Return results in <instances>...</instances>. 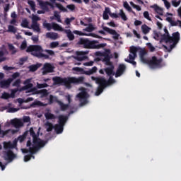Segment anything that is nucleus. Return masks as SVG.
Returning <instances> with one entry per match:
<instances>
[{
  "mask_svg": "<svg viewBox=\"0 0 181 181\" xmlns=\"http://www.w3.org/2000/svg\"><path fill=\"white\" fill-rule=\"evenodd\" d=\"M52 81H54V86L64 84L66 88H71V84H83L84 83V77L62 78L60 76H54L52 78Z\"/></svg>",
  "mask_w": 181,
  "mask_h": 181,
  "instance_id": "1",
  "label": "nucleus"
},
{
  "mask_svg": "<svg viewBox=\"0 0 181 181\" xmlns=\"http://www.w3.org/2000/svg\"><path fill=\"white\" fill-rule=\"evenodd\" d=\"M165 33L161 35V42H165V43H173L170 45L168 52H170L175 47H176V45L179 43V40H180V33L179 32H175L172 34V36L169 34V31L165 28H164Z\"/></svg>",
  "mask_w": 181,
  "mask_h": 181,
  "instance_id": "2",
  "label": "nucleus"
},
{
  "mask_svg": "<svg viewBox=\"0 0 181 181\" xmlns=\"http://www.w3.org/2000/svg\"><path fill=\"white\" fill-rule=\"evenodd\" d=\"M77 45L83 46L84 49H103L107 46L106 43L100 44L98 40H90L88 38H80Z\"/></svg>",
  "mask_w": 181,
  "mask_h": 181,
  "instance_id": "3",
  "label": "nucleus"
},
{
  "mask_svg": "<svg viewBox=\"0 0 181 181\" xmlns=\"http://www.w3.org/2000/svg\"><path fill=\"white\" fill-rule=\"evenodd\" d=\"M27 53H30L33 56L38 57V59H49V55L42 53L43 49L40 45H30L26 49Z\"/></svg>",
  "mask_w": 181,
  "mask_h": 181,
  "instance_id": "4",
  "label": "nucleus"
},
{
  "mask_svg": "<svg viewBox=\"0 0 181 181\" xmlns=\"http://www.w3.org/2000/svg\"><path fill=\"white\" fill-rule=\"evenodd\" d=\"M162 62H163L162 58L158 59V57L153 56L150 60L147 59L144 64H148V67L153 70L155 69H160L163 67Z\"/></svg>",
  "mask_w": 181,
  "mask_h": 181,
  "instance_id": "5",
  "label": "nucleus"
},
{
  "mask_svg": "<svg viewBox=\"0 0 181 181\" xmlns=\"http://www.w3.org/2000/svg\"><path fill=\"white\" fill-rule=\"evenodd\" d=\"M79 90L81 92L76 95V98H78L81 103V105H86V104L88 103L87 98L89 97L88 93H87V89L86 88L81 87L79 88Z\"/></svg>",
  "mask_w": 181,
  "mask_h": 181,
  "instance_id": "6",
  "label": "nucleus"
},
{
  "mask_svg": "<svg viewBox=\"0 0 181 181\" xmlns=\"http://www.w3.org/2000/svg\"><path fill=\"white\" fill-rule=\"evenodd\" d=\"M92 81H95L96 84H98L99 87H103L107 88V79L103 76H91Z\"/></svg>",
  "mask_w": 181,
  "mask_h": 181,
  "instance_id": "7",
  "label": "nucleus"
},
{
  "mask_svg": "<svg viewBox=\"0 0 181 181\" xmlns=\"http://www.w3.org/2000/svg\"><path fill=\"white\" fill-rule=\"evenodd\" d=\"M76 57H75V60H77L78 62H83L87 59H88V57H87L86 54H88V51H78L76 52Z\"/></svg>",
  "mask_w": 181,
  "mask_h": 181,
  "instance_id": "8",
  "label": "nucleus"
},
{
  "mask_svg": "<svg viewBox=\"0 0 181 181\" xmlns=\"http://www.w3.org/2000/svg\"><path fill=\"white\" fill-rule=\"evenodd\" d=\"M39 5L43 11H46L47 12H49V6H50L51 9H54V6L52 2L40 1Z\"/></svg>",
  "mask_w": 181,
  "mask_h": 181,
  "instance_id": "9",
  "label": "nucleus"
},
{
  "mask_svg": "<svg viewBox=\"0 0 181 181\" xmlns=\"http://www.w3.org/2000/svg\"><path fill=\"white\" fill-rule=\"evenodd\" d=\"M102 28L103 29V30L105 32H107L110 35H112L113 39H115V40H117V39H119V34H118V33H117V31L115 30H112V29H111L108 27H105L104 25L102 26Z\"/></svg>",
  "mask_w": 181,
  "mask_h": 181,
  "instance_id": "10",
  "label": "nucleus"
},
{
  "mask_svg": "<svg viewBox=\"0 0 181 181\" xmlns=\"http://www.w3.org/2000/svg\"><path fill=\"white\" fill-rule=\"evenodd\" d=\"M54 71V66H52L49 63H46L44 64L42 68V74L43 76H46V74L49 73H53Z\"/></svg>",
  "mask_w": 181,
  "mask_h": 181,
  "instance_id": "11",
  "label": "nucleus"
},
{
  "mask_svg": "<svg viewBox=\"0 0 181 181\" xmlns=\"http://www.w3.org/2000/svg\"><path fill=\"white\" fill-rule=\"evenodd\" d=\"M33 142L35 146H33V147H30V153H35V152L37 151V146L40 142V139L37 138V136H36L35 137H33Z\"/></svg>",
  "mask_w": 181,
  "mask_h": 181,
  "instance_id": "12",
  "label": "nucleus"
},
{
  "mask_svg": "<svg viewBox=\"0 0 181 181\" xmlns=\"http://www.w3.org/2000/svg\"><path fill=\"white\" fill-rule=\"evenodd\" d=\"M127 70V66L124 64H120L116 71L115 77H121L125 71Z\"/></svg>",
  "mask_w": 181,
  "mask_h": 181,
  "instance_id": "13",
  "label": "nucleus"
},
{
  "mask_svg": "<svg viewBox=\"0 0 181 181\" xmlns=\"http://www.w3.org/2000/svg\"><path fill=\"white\" fill-rule=\"evenodd\" d=\"M11 124L14 128H21L23 127V122L19 119H13L11 120Z\"/></svg>",
  "mask_w": 181,
  "mask_h": 181,
  "instance_id": "14",
  "label": "nucleus"
},
{
  "mask_svg": "<svg viewBox=\"0 0 181 181\" xmlns=\"http://www.w3.org/2000/svg\"><path fill=\"white\" fill-rule=\"evenodd\" d=\"M11 83H12V79L3 80L0 81V87L1 88H9Z\"/></svg>",
  "mask_w": 181,
  "mask_h": 181,
  "instance_id": "15",
  "label": "nucleus"
},
{
  "mask_svg": "<svg viewBox=\"0 0 181 181\" xmlns=\"http://www.w3.org/2000/svg\"><path fill=\"white\" fill-rule=\"evenodd\" d=\"M67 119H69V117L60 115L58 117V124L64 127L66 122H67Z\"/></svg>",
  "mask_w": 181,
  "mask_h": 181,
  "instance_id": "16",
  "label": "nucleus"
},
{
  "mask_svg": "<svg viewBox=\"0 0 181 181\" xmlns=\"http://www.w3.org/2000/svg\"><path fill=\"white\" fill-rule=\"evenodd\" d=\"M114 65L111 64L110 67L105 68V72L106 73L107 76L109 77L115 76V72H114Z\"/></svg>",
  "mask_w": 181,
  "mask_h": 181,
  "instance_id": "17",
  "label": "nucleus"
},
{
  "mask_svg": "<svg viewBox=\"0 0 181 181\" xmlns=\"http://www.w3.org/2000/svg\"><path fill=\"white\" fill-rule=\"evenodd\" d=\"M47 39H51L52 40H56L59 39V34L57 33H46Z\"/></svg>",
  "mask_w": 181,
  "mask_h": 181,
  "instance_id": "18",
  "label": "nucleus"
},
{
  "mask_svg": "<svg viewBox=\"0 0 181 181\" xmlns=\"http://www.w3.org/2000/svg\"><path fill=\"white\" fill-rule=\"evenodd\" d=\"M103 56V62L105 63L106 66H111V57H110V54L104 53Z\"/></svg>",
  "mask_w": 181,
  "mask_h": 181,
  "instance_id": "19",
  "label": "nucleus"
},
{
  "mask_svg": "<svg viewBox=\"0 0 181 181\" xmlns=\"http://www.w3.org/2000/svg\"><path fill=\"white\" fill-rule=\"evenodd\" d=\"M57 103L59 105L61 111H66V110H69L70 107L69 104H64L60 100H57Z\"/></svg>",
  "mask_w": 181,
  "mask_h": 181,
  "instance_id": "20",
  "label": "nucleus"
},
{
  "mask_svg": "<svg viewBox=\"0 0 181 181\" xmlns=\"http://www.w3.org/2000/svg\"><path fill=\"white\" fill-rule=\"evenodd\" d=\"M25 86H23L21 89V91H23L25 90H29V88H32L33 87V84L30 83V81L26 80L24 81Z\"/></svg>",
  "mask_w": 181,
  "mask_h": 181,
  "instance_id": "21",
  "label": "nucleus"
},
{
  "mask_svg": "<svg viewBox=\"0 0 181 181\" xmlns=\"http://www.w3.org/2000/svg\"><path fill=\"white\" fill-rule=\"evenodd\" d=\"M6 156H7V160H9V162H12L15 158H16V155L13 153V151L9 150L6 153Z\"/></svg>",
  "mask_w": 181,
  "mask_h": 181,
  "instance_id": "22",
  "label": "nucleus"
},
{
  "mask_svg": "<svg viewBox=\"0 0 181 181\" xmlns=\"http://www.w3.org/2000/svg\"><path fill=\"white\" fill-rule=\"evenodd\" d=\"M97 66H93L91 69H89L88 71L83 70V72H82V74H86V76H91V74H94V73H97Z\"/></svg>",
  "mask_w": 181,
  "mask_h": 181,
  "instance_id": "23",
  "label": "nucleus"
},
{
  "mask_svg": "<svg viewBox=\"0 0 181 181\" xmlns=\"http://www.w3.org/2000/svg\"><path fill=\"white\" fill-rule=\"evenodd\" d=\"M64 128V126L59 124H55V126L54 127L56 134H62L63 132Z\"/></svg>",
  "mask_w": 181,
  "mask_h": 181,
  "instance_id": "24",
  "label": "nucleus"
},
{
  "mask_svg": "<svg viewBox=\"0 0 181 181\" xmlns=\"http://www.w3.org/2000/svg\"><path fill=\"white\" fill-rule=\"evenodd\" d=\"M52 26L54 30H58L59 32H64L65 30L64 28L56 23H52Z\"/></svg>",
  "mask_w": 181,
  "mask_h": 181,
  "instance_id": "25",
  "label": "nucleus"
},
{
  "mask_svg": "<svg viewBox=\"0 0 181 181\" xmlns=\"http://www.w3.org/2000/svg\"><path fill=\"white\" fill-rule=\"evenodd\" d=\"M64 33L66 34V36H67L69 40L71 41L74 39V34H73V33H71V30L70 29L64 30Z\"/></svg>",
  "mask_w": 181,
  "mask_h": 181,
  "instance_id": "26",
  "label": "nucleus"
},
{
  "mask_svg": "<svg viewBox=\"0 0 181 181\" xmlns=\"http://www.w3.org/2000/svg\"><path fill=\"white\" fill-rule=\"evenodd\" d=\"M31 29H33L35 32H40V25L37 22H33Z\"/></svg>",
  "mask_w": 181,
  "mask_h": 181,
  "instance_id": "27",
  "label": "nucleus"
},
{
  "mask_svg": "<svg viewBox=\"0 0 181 181\" xmlns=\"http://www.w3.org/2000/svg\"><path fill=\"white\" fill-rule=\"evenodd\" d=\"M145 54H146V51L145 49H141L140 51V59L142 63L146 64V61L148 60L146 58H145Z\"/></svg>",
  "mask_w": 181,
  "mask_h": 181,
  "instance_id": "28",
  "label": "nucleus"
},
{
  "mask_svg": "<svg viewBox=\"0 0 181 181\" xmlns=\"http://www.w3.org/2000/svg\"><path fill=\"white\" fill-rule=\"evenodd\" d=\"M42 66L40 64H33L28 66V69L30 71H32L33 73L36 71L40 67Z\"/></svg>",
  "mask_w": 181,
  "mask_h": 181,
  "instance_id": "29",
  "label": "nucleus"
},
{
  "mask_svg": "<svg viewBox=\"0 0 181 181\" xmlns=\"http://www.w3.org/2000/svg\"><path fill=\"white\" fill-rule=\"evenodd\" d=\"M45 127L47 128V132H52V131H53V129H54V126H53V124L50 123L49 122H47L45 123Z\"/></svg>",
  "mask_w": 181,
  "mask_h": 181,
  "instance_id": "30",
  "label": "nucleus"
},
{
  "mask_svg": "<svg viewBox=\"0 0 181 181\" xmlns=\"http://www.w3.org/2000/svg\"><path fill=\"white\" fill-rule=\"evenodd\" d=\"M141 30L144 35H148V33L151 31V28L144 24L141 26Z\"/></svg>",
  "mask_w": 181,
  "mask_h": 181,
  "instance_id": "31",
  "label": "nucleus"
},
{
  "mask_svg": "<svg viewBox=\"0 0 181 181\" xmlns=\"http://www.w3.org/2000/svg\"><path fill=\"white\" fill-rule=\"evenodd\" d=\"M56 8H58L61 12H67V8H66L62 4L60 3H55L54 4Z\"/></svg>",
  "mask_w": 181,
  "mask_h": 181,
  "instance_id": "32",
  "label": "nucleus"
},
{
  "mask_svg": "<svg viewBox=\"0 0 181 181\" xmlns=\"http://www.w3.org/2000/svg\"><path fill=\"white\" fill-rule=\"evenodd\" d=\"M8 49L11 52V54H15L18 52V50H16V48H15V46L12 44H8Z\"/></svg>",
  "mask_w": 181,
  "mask_h": 181,
  "instance_id": "33",
  "label": "nucleus"
},
{
  "mask_svg": "<svg viewBox=\"0 0 181 181\" xmlns=\"http://www.w3.org/2000/svg\"><path fill=\"white\" fill-rule=\"evenodd\" d=\"M46 119H56V116L50 112H47L45 115Z\"/></svg>",
  "mask_w": 181,
  "mask_h": 181,
  "instance_id": "34",
  "label": "nucleus"
},
{
  "mask_svg": "<svg viewBox=\"0 0 181 181\" xmlns=\"http://www.w3.org/2000/svg\"><path fill=\"white\" fill-rule=\"evenodd\" d=\"M115 83V79L112 76H110L108 80H106V87L108 86H111V84H114Z\"/></svg>",
  "mask_w": 181,
  "mask_h": 181,
  "instance_id": "35",
  "label": "nucleus"
},
{
  "mask_svg": "<svg viewBox=\"0 0 181 181\" xmlns=\"http://www.w3.org/2000/svg\"><path fill=\"white\" fill-rule=\"evenodd\" d=\"M119 16L122 18L123 21H128V18H127V15H125V13L124 12V10L120 9Z\"/></svg>",
  "mask_w": 181,
  "mask_h": 181,
  "instance_id": "36",
  "label": "nucleus"
},
{
  "mask_svg": "<svg viewBox=\"0 0 181 181\" xmlns=\"http://www.w3.org/2000/svg\"><path fill=\"white\" fill-rule=\"evenodd\" d=\"M9 132H11V129H8L6 131L1 130V125H0V136H1V138H4V136L8 135Z\"/></svg>",
  "mask_w": 181,
  "mask_h": 181,
  "instance_id": "37",
  "label": "nucleus"
},
{
  "mask_svg": "<svg viewBox=\"0 0 181 181\" xmlns=\"http://www.w3.org/2000/svg\"><path fill=\"white\" fill-rule=\"evenodd\" d=\"M123 6L128 11V12H132V8H131V6H129L127 1L123 3Z\"/></svg>",
  "mask_w": 181,
  "mask_h": 181,
  "instance_id": "38",
  "label": "nucleus"
},
{
  "mask_svg": "<svg viewBox=\"0 0 181 181\" xmlns=\"http://www.w3.org/2000/svg\"><path fill=\"white\" fill-rule=\"evenodd\" d=\"M54 16L56 21H57V22H59V23H62V17L60 16V15H59V12L54 11Z\"/></svg>",
  "mask_w": 181,
  "mask_h": 181,
  "instance_id": "39",
  "label": "nucleus"
},
{
  "mask_svg": "<svg viewBox=\"0 0 181 181\" xmlns=\"http://www.w3.org/2000/svg\"><path fill=\"white\" fill-rule=\"evenodd\" d=\"M4 149H12V143L11 141L4 143Z\"/></svg>",
  "mask_w": 181,
  "mask_h": 181,
  "instance_id": "40",
  "label": "nucleus"
},
{
  "mask_svg": "<svg viewBox=\"0 0 181 181\" xmlns=\"http://www.w3.org/2000/svg\"><path fill=\"white\" fill-rule=\"evenodd\" d=\"M28 5H30L32 11H35L36 9V4H35V1L32 0H28Z\"/></svg>",
  "mask_w": 181,
  "mask_h": 181,
  "instance_id": "41",
  "label": "nucleus"
},
{
  "mask_svg": "<svg viewBox=\"0 0 181 181\" xmlns=\"http://www.w3.org/2000/svg\"><path fill=\"white\" fill-rule=\"evenodd\" d=\"M155 11L156 12H157V13H158V15H163V9H162L160 7H159L158 6H155Z\"/></svg>",
  "mask_w": 181,
  "mask_h": 181,
  "instance_id": "42",
  "label": "nucleus"
},
{
  "mask_svg": "<svg viewBox=\"0 0 181 181\" xmlns=\"http://www.w3.org/2000/svg\"><path fill=\"white\" fill-rule=\"evenodd\" d=\"M54 101L56 103H57V101H59V100H57V98H55L52 95H50L49 98V104H53V103H54Z\"/></svg>",
  "mask_w": 181,
  "mask_h": 181,
  "instance_id": "43",
  "label": "nucleus"
},
{
  "mask_svg": "<svg viewBox=\"0 0 181 181\" xmlns=\"http://www.w3.org/2000/svg\"><path fill=\"white\" fill-rule=\"evenodd\" d=\"M138 52V47L132 46L130 47V53H132L134 56H136V52Z\"/></svg>",
  "mask_w": 181,
  "mask_h": 181,
  "instance_id": "44",
  "label": "nucleus"
},
{
  "mask_svg": "<svg viewBox=\"0 0 181 181\" xmlns=\"http://www.w3.org/2000/svg\"><path fill=\"white\" fill-rule=\"evenodd\" d=\"M104 88H103L102 86H98L97 90H96V92H95V95L98 96L101 94V93H103V91H104Z\"/></svg>",
  "mask_w": 181,
  "mask_h": 181,
  "instance_id": "45",
  "label": "nucleus"
},
{
  "mask_svg": "<svg viewBox=\"0 0 181 181\" xmlns=\"http://www.w3.org/2000/svg\"><path fill=\"white\" fill-rule=\"evenodd\" d=\"M4 56H5V52H4L2 50H0V63H2V62H5V60H6V57Z\"/></svg>",
  "mask_w": 181,
  "mask_h": 181,
  "instance_id": "46",
  "label": "nucleus"
},
{
  "mask_svg": "<svg viewBox=\"0 0 181 181\" xmlns=\"http://www.w3.org/2000/svg\"><path fill=\"white\" fill-rule=\"evenodd\" d=\"M43 27L47 29V30H52L53 29L52 24L49 23H43Z\"/></svg>",
  "mask_w": 181,
  "mask_h": 181,
  "instance_id": "47",
  "label": "nucleus"
},
{
  "mask_svg": "<svg viewBox=\"0 0 181 181\" xmlns=\"http://www.w3.org/2000/svg\"><path fill=\"white\" fill-rule=\"evenodd\" d=\"M22 28H26L27 29H29V22L28 20H23L21 23Z\"/></svg>",
  "mask_w": 181,
  "mask_h": 181,
  "instance_id": "48",
  "label": "nucleus"
},
{
  "mask_svg": "<svg viewBox=\"0 0 181 181\" xmlns=\"http://www.w3.org/2000/svg\"><path fill=\"white\" fill-rule=\"evenodd\" d=\"M7 32H11V33H15L16 32V28L13 25H8Z\"/></svg>",
  "mask_w": 181,
  "mask_h": 181,
  "instance_id": "49",
  "label": "nucleus"
},
{
  "mask_svg": "<svg viewBox=\"0 0 181 181\" xmlns=\"http://www.w3.org/2000/svg\"><path fill=\"white\" fill-rule=\"evenodd\" d=\"M36 105H37L38 107H42L43 105V103L37 100L32 103L31 107H36Z\"/></svg>",
  "mask_w": 181,
  "mask_h": 181,
  "instance_id": "50",
  "label": "nucleus"
},
{
  "mask_svg": "<svg viewBox=\"0 0 181 181\" xmlns=\"http://www.w3.org/2000/svg\"><path fill=\"white\" fill-rule=\"evenodd\" d=\"M19 76H21V74H19V72H15L14 74H12L11 78H8V79H11L12 81H13V80H15L16 78H18Z\"/></svg>",
  "mask_w": 181,
  "mask_h": 181,
  "instance_id": "51",
  "label": "nucleus"
},
{
  "mask_svg": "<svg viewBox=\"0 0 181 181\" xmlns=\"http://www.w3.org/2000/svg\"><path fill=\"white\" fill-rule=\"evenodd\" d=\"M25 139H26V133H24L23 135L19 136L17 141H19V142L22 143L23 141H25Z\"/></svg>",
  "mask_w": 181,
  "mask_h": 181,
  "instance_id": "52",
  "label": "nucleus"
},
{
  "mask_svg": "<svg viewBox=\"0 0 181 181\" xmlns=\"http://www.w3.org/2000/svg\"><path fill=\"white\" fill-rule=\"evenodd\" d=\"M85 30L86 32H93L94 30V25L89 24L88 26L86 28Z\"/></svg>",
  "mask_w": 181,
  "mask_h": 181,
  "instance_id": "53",
  "label": "nucleus"
},
{
  "mask_svg": "<svg viewBox=\"0 0 181 181\" xmlns=\"http://www.w3.org/2000/svg\"><path fill=\"white\" fill-rule=\"evenodd\" d=\"M37 88H46V87H49V85L47 83H37Z\"/></svg>",
  "mask_w": 181,
  "mask_h": 181,
  "instance_id": "54",
  "label": "nucleus"
},
{
  "mask_svg": "<svg viewBox=\"0 0 181 181\" xmlns=\"http://www.w3.org/2000/svg\"><path fill=\"white\" fill-rule=\"evenodd\" d=\"M1 98H3L4 100H8V98H11V94H9L6 92H4L2 94Z\"/></svg>",
  "mask_w": 181,
  "mask_h": 181,
  "instance_id": "55",
  "label": "nucleus"
},
{
  "mask_svg": "<svg viewBox=\"0 0 181 181\" xmlns=\"http://www.w3.org/2000/svg\"><path fill=\"white\" fill-rule=\"evenodd\" d=\"M40 94L42 97H47V95H49V92L47 91V90L44 89L40 90Z\"/></svg>",
  "mask_w": 181,
  "mask_h": 181,
  "instance_id": "56",
  "label": "nucleus"
},
{
  "mask_svg": "<svg viewBox=\"0 0 181 181\" xmlns=\"http://www.w3.org/2000/svg\"><path fill=\"white\" fill-rule=\"evenodd\" d=\"M21 81V79H17L13 83V87H20Z\"/></svg>",
  "mask_w": 181,
  "mask_h": 181,
  "instance_id": "57",
  "label": "nucleus"
},
{
  "mask_svg": "<svg viewBox=\"0 0 181 181\" xmlns=\"http://www.w3.org/2000/svg\"><path fill=\"white\" fill-rule=\"evenodd\" d=\"M33 153H30V155L25 156H24V161L25 162H29V160H30V159H32V157L33 156Z\"/></svg>",
  "mask_w": 181,
  "mask_h": 181,
  "instance_id": "58",
  "label": "nucleus"
},
{
  "mask_svg": "<svg viewBox=\"0 0 181 181\" xmlns=\"http://www.w3.org/2000/svg\"><path fill=\"white\" fill-rule=\"evenodd\" d=\"M46 145V142L42 140H40V143L38 144V146H37V150L39 149V148H43Z\"/></svg>",
  "mask_w": 181,
  "mask_h": 181,
  "instance_id": "59",
  "label": "nucleus"
},
{
  "mask_svg": "<svg viewBox=\"0 0 181 181\" xmlns=\"http://www.w3.org/2000/svg\"><path fill=\"white\" fill-rule=\"evenodd\" d=\"M67 9H69V11H71V12H73V11H74L76 9V5L74 4H69L66 6Z\"/></svg>",
  "mask_w": 181,
  "mask_h": 181,
  "instance_id": "60",
  "label": "nucleus"
},
{
  "mask_svg": "<svg viewBox=\"0 0 181 181\" xmlns=\"http://www.w3.org/2000/svg\"><path fill=\"white\" fill-rule=\"evenodd\" d=\"M143 15H144V18L146 19H147L148 21H152V19H151V17H149V12L144 11Z\"/></svg>",
  "mask_w": 181,
  "mask_h": 181,
  "instance_id": "61",
  "label": "nucleus"
},
{
  "mask_svg": "<svg viewBox=\"0 0 181 181\" xmlns=\"http://www.w3.org/2000/svg\"><path fill=\"white\" fill-rule=\"evenodd\" d=\"M28 47V44L26 43V41H23L21 45V49L25 50Z\"/></svg>",
  "mask_w": 181,
  "mask_h": 181,
  "instance_id": "62",
  "label": "nucleus"
},
{
  "mask_svg": "<svg viewBox=\"0 0 181 181\" xmlns=\"http://www.w3.org/2000/svg\"><path fill=\"white\" fill-rule=\"evenodd\" d=\"M59 46V42H52L50 43V47L52 49H54L55 47H57Z\"/></svg>",
  "mask_w": 181,
  "mask_h": 181,
  "instance_id": "63",
  "label": "nucleus"
},
{
  "mask_svg": "<svg viewBox=\"0 0 181 181\" xmlns=\"http://www.w3.org/2000/svg\"><path fill=\"white\" fill-rule=\"evenodd\" d=\"M30 136H31L33 138H35V137L37 136L36 135V133L35 132V130H33V128H30Z\"/></svg>",
  "mask_w": 181,
  "mask_h": 181,
  "instance_id": "64",
  "label": "nucleus"
}]
</instances>
